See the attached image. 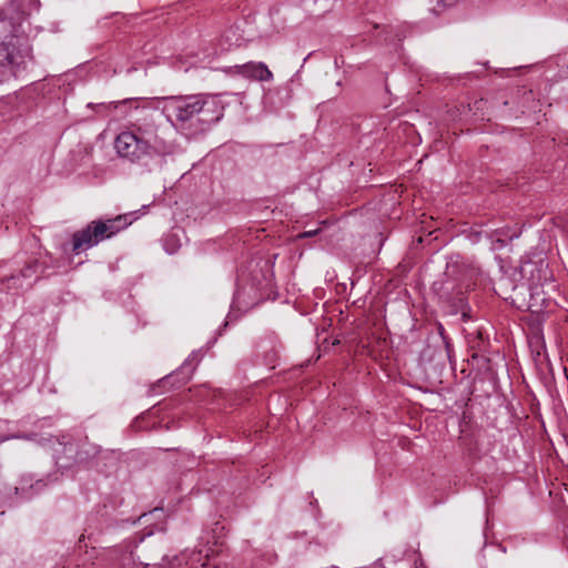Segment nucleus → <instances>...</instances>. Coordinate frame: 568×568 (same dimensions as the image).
Wrapping results in <instances>:
<instances>
[{"label": "nucleus", "mask_w": 568, "mask_h": 568, "mask_svg": "<svg viewBox=\"0 0 568 568\" xmlns=\"http://www.w3.org/2000/svg\"><path fill=\"white\" fill-rule=\"evenodd\" d=\"M444 327L439 324V333L443 335Z\"/></svg>", "instance_id": "dca6fc26"}, {"label": "nucleus", "mask_w": 568, "mask_h": 568, "mask_svg": "<svg viewBox=\"0 0 568 568\" xmlns=\"http://www.w3.org/2000/svg\"><path fill=\"white\" fill-rule=\"evenodd\" d=\"M487 344V338L484 336V332L481 329H477L474 337L469 338V345L474 349L483 351L485 349Z\"/></svg>", "instance_id": "ddd939ff"}, {"label": "nucleus", "mask_w": 568, "mask_h": 568, "mask_svg": "<svg viewBox=\"0 0 568 568\" xmlns=\"http://www.w3.org/2000/svg\"><path fill=\"white\" fill-rule=\"evenodd\" d=\"M162 112L178 132L194 138L223 118L224 104L220 94L173 95L162 99Z\"/></svg>", "instance_id": "f257e3e1"}, {"label": "nucleus", "mask_w": 568, "mask_h": 568, "mask_svg": "<svg viewBox=\"0 0 568 568\" xmlns=\"http://www.w3.org/2000/svg\"><path fill=\"white\" fill-rule=\"evenodd\" d=\"M214 550L211 547L187 552H182L180 556H174L172 559L164 557L162 559V568H181L184 561L190 568H206L209 559L213 556Z\"/></svg>", "instance_id": "423d86ee"}, {"label": "nucleus", "mask_w": 568, "mask_h": 568, "mask_svg": "<svg viewBox=\"0 0 568 568\" xmlns=\"http://www.w3.org/2000/svg\"><path fill=\"white\" fill-rule=\"evenodd\" d=\"M225 536V527L223 524L216 521L211 529V532H205L202 536V539L205 540V542L212 544L213 546H221L223 545V538Z\"/></svg>", "instance_id": "9b49d317"}, {"label": "nucleus", "mask_w": 568, "mask_h": 568, "mask_svg": "<svg viewBox=\"0 0 568 568\" xmlns=\"http://www.w3.org/2000/svg\"><path fill=\"white\" fill-rule=\"evenodd\" d=\"M139 566H142V562H139V565L136 564V567H135V568H138Z\"/></svg>", "instance_id": "f3484780"}, {"label": "nucleus", "mask_w": 568, "mask_h": 568, "mask_svg": "<svg viewBox=\"0 0 568 568\" xmlns=\"http://www.w3.org/2000/svg\"><path fill=\"white\" fill-rule=\"evenodd\" d=\"M438 3H442L444 7L448 6L444 0H438Z\"/></svg>", "instance_id": "2eb2a0df"}, {"label": "nucleus", "mask_w": 568, "mask_h": 568, "mask_svg": "<svg viewBox=\"0 0 568 568\" xmlns=\"http://www.w3.org/2000/svg\"><path fill=\"white\" fill-rule=\"evenodd\" d=\"M134 220V213L131 212L113 219L92 221L84 229L73 233L72 253L78 255L92 248L100 242L111 239L131 225Z\"/></svg>", "instance_id": "7ed1b4c3"}, {"label": "nucleus", "mask_w": 568, "mask_h": 568, "mask_svg": "<svg viewBox=\"0 0 568 568\" xmlns=\"http://www.w3.org/2000/svg\"><path fill=\"white\" fill-rule=\"evenodd\" d=\"M58 480L55 474H50L45 478L34 479L32 474H23L19 478L18 486H16L14 491L17 495L21 496L24 499L32 498L34 495L44 490V488Z\"/></svg>", "instance_id": "0eeeda50"}, {"label": "nucleus", "mask_w": 568, "mask_h": 568, "mask_svg": "<svg viewBox=\"0 0 568 568\" xmlns=\"http://www.w3.org/2000/svg\"><path fill=\"white\" fill-rule=\"evenodd\" d=\"M140 140L145 141L149 146L154 148L156 140V125L154 111L150 108H135V120L130 130Z\"/></svg>", "instance_id": "39448f33"}, {"label": "nucleus", "mask_w": 568, "mask_h": 568, "mask_svg": "<svg viewBox=\"0 0 568 568\" xmlns=\"http://www.w3.org/2000/svg\"><path fill=\"white\" fill-rule=\"evenodd\" d=\"M44 275L45 274V267L43 263H40L38 260L30 261L24 268L20 271V275L23 278H31L36 275Z\"/></svg>", "instance_id": "f8f14e48"}, {"label": "nucleus", "mask_w": 568, "mask_h": 568, "mask_svg": "<svg viewBox=\"0 0 568 568\" xmlns=\"http://www.w3.org/2000/svg\"><path fill=\"white\" fill-rule=\"evenodd\" d=\"M240 73L252 80L256 81H271L273 73L264 62L250 61L239 67Z\"/></svg>", "instance_id": "1a4fd4ad"}, {"label": "nucleus", "mask_w": 568, "mask_h": 568, "mask_svg": "<svg viewBox=\"0 0 568 568\" xmlns=\"http://www.w3.org/2000/svg\"><path fill=\"white\" fill-rule=\"evenodd\" d=\"M112 568H135L132 545H124L110 551Z\"/></svg>", "instance_id": "9d476101"}, {"label": "nucleus", "mask_w": 568, "mask_h": 568, "mask_svg": "<svg viewBox=\"0 0 568 568\" xmlns=\"http://www.w3.org/2000/svg\"><path fill=\"white\" fill-rule=\"evenodd\" d=\"M114 148L120 158L132 163L151 155L154 151V148L149 146L145 141L140 140L131 131L121 132L115 138Z\"/></svg>", "instance_id": "20e7f679"}, {"label": "nucleus", "mask_w": 568, "mask_h": 568, "mask_svg": "<svg viewBox=\"0 0 568 568\" xmlns=\"http://www.w3.org/2000/svg\"><path fill=\"white\" fill-rule=\"evenodd\" d=\"M321 233V227L304 231L297 235V239L313 237Z\"/></svg>", "instance_id": "4468645a"}, {"label": "nucleus", "mask_w": 568, "mask_h": 568, "mask_svg": "<svg viewBox=\"0 0 568 568\" xmlns=\"http://www.w3.org/2000/svg\"><path fill=\"white\" fill-rule=\"evenodd\" d=\"M24 12L9 7L0 12V83L20 78L33 62Z\"/></svg>", "instance_id": "f03ea898"}, {"label": "nucleus", "mask_w": 568, "mask_h": 568, "mask_svg": "<svg viewBox=\"0 0 568 568\" xmlns=\"http://www.w3.org/2000/svg\"><path fill=\"white\" fill-rule=\"evenodd\" d=\"M201 361V351H193L183 364L171 375L163 378L164 383H171L173 378L178 379L180 384H185L190 381L196 365Z\"/></svg>", "instance_id": "6e6552de"}]
</instances>
